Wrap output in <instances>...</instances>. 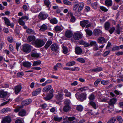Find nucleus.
<instances>
[{"label": "nucleus", "mask_w": 123, "mask_h": 123, "mask_svg": "<svg viewBox=\"0 0 123 123\" xmlns=\"http://www.w3.org/2000/svg\"><path fill=\"white\" fill-rule=\"evenodd\" d=\"M76 97L78 99L81 101H82L86 99V94L82 93L80 94L76 93L75 94Z\"/></svg>", "instance_id": "obj_1"}, {"label": "nucleus", "mask_w": 123, "mask_h": 123, "mask_svg": "<svg viewBox=\"0 0 123 123\" xmlns=\"http://www.w3.org/2000/svg\"><path fill=\"white\" fill-rule=\"evenodd\" d=\"M22 50L27 53L30 52L31 51V47L30 45L25 44L23 46Z\"/></svg>", "instance_id": "obj_2"}, {"label": "nucleus", "mask_w": 123, "mask_h": 123, "mask_svg": "<svg viewBox=\"0 0 123 123\" xmlns=\"http://www.w3.org/2000/svg\"><path fill=\"white\" fill-rule=\"evenodd\" d=\"M45 43L44 41L41 40H37L35 42L36 46L38 47H41Z\"/></svg>", "instance_id": "obj_3"}, {"label": "nucleus", "mask_w": 123, "mask_h": 123, "mask_svg": "<svg viewBox=\"0 0 123 123\" xmlns=\"http://www.w3.org/2000/svg\"><path fill=\"white\" fill-rule=\"evenodd\" d=\"M82 37V35L81 32H76L73 35V38L75 40H78L81 39Z\"/></svg>", "instance_id": "obj_4"}, {"label": "nucleus", "mask_w": 123, "mask_h": 123, "mask_svg": "<svg viewBox=\"0 0 123 123\" xmlns=\"http://www.w3.org/2000/svg\"><path fill=\"white\" fill-rule=\"evenodd\" d=\"M11 121V117L7 116L3 117L2 120V123H10Z\"/></svg>", "instance_id": "obj_5"}, {"label": "nucleus", "mask_w": 123, "mask_h": 123, "mask_svg": "<svg viewBox=\"0 0 123 123\" xmlns=\"http://www.w3.org/2000/svg\"><path fill=\"white\" fill-rule=\"evenodd\" d=\"M48 15L43 12H41L39 14L38 17L41 20H43L46 19L48 17Z\"/></svg>", "instance_id": "obj_6"}, {"label": "nucleus", "mask_w": 123, "mask_h": 123, "mask_svg": "<svg viewBox=\"0 0 123 123\" xmlns=\"http://www.w3.org/2000/svg\"><path fill=\"white\" fill-rule=\"evenodd\" d=\"M50 48L52 51L55 52L58 50L59 47L56 44L54 43L51 46Z\"/></svg>", "instance_id": "obj_7"}, {"label": "nucleus", "mask_w": 123, "mask_h": 123, "mask_svg": "<svg viewBox=\"0 0 123 123\" xmlns=\"http://www.w3.org/2000/svg\"><path fill=\"white\" fill-rule=\"evenodd\" d=\"M93 34L94 35L96 36H98L101 35L102 34V31L98 29H95L94 31Z\"/></svg>", "instance_id": "obj_8"}, {"label": "nucleus", "mask_w": 123, "mask_h": 123, "mask_svg": "<svg viewBox=\"0 0 123 123\" xmlns=\"http://www.w3.org/2000/svg\"><path fill=\"white\" fill-rule=\"evenodd\" d=\"M97 42L99 43L103 44V43H106L105 39L103 37H99L98 39Z\"/></svg>", "instance_id": "obj_9"}, {"label": "nucleus", "mask_w": 123, "mask_h": 123, "mask_svg": "<svg viewBox=\"0 0 123 123\" xmlns=\"http://www.w3.org/2000/svg\"><path fill=\"white\" fill-rule=\"evenodd\" d=\"M65 35L66 37L70 38L72 36L73 33L72 31H71L68 30L66 31Z\"/></svg>", "instance_id": "obj_10"}, {"label": "nucleus", "mask_w": 123, "mask_h": 123, "mask_svg": "<svg viewBox=\"0 0 123 123\" xmlns=\"http://www.w3.org/2000/svg\"><path fill=\"white\" fill-rule=\"evenodd\" d=\"M63 69L73 71H79L80 70V68L77 67L74 68H63Z\"/></svg>", "instance_id": "obj_11"}, {"label": "nucleus", "mask_w": 123, "mask_h": 123, "mask_svg": "<svg viewBox=\"0 0 123 123\" xmlns=\"http://www.w3.org/2000/svg\"><path fill=\"white\" fill-rule=\"evenodd\" d=\"M22 87L21 85H18L16 86L15 88V92L16 94L18 93L21 90Z\"/></svg>", "instance_id": "obj_12"}, {"label": "nucleus", "mask_w": 123, "mask_h": 123, "mask_svg": "<svg viewBox=\"0 0 123 123\" xmlns=\"http://www.w3.org/2000/svg\"><path fill=\"white\" fill-rule=\"evenodd\" d=\"M41 90L42 89L40 88H38L36 89L32 92V95L34 96L38 95L40 93Z\"/></svg>", "instance_id": "obj_13"}, {"label": "nucleus", "mask_w": 123, "mask_h": 123, "mask_svg": "<svg viewBox=\"0 0 123 123\" xmlns=\"http://www.w3.org/2000/svg\"><path fill=\"white\" fill-rule=\"evenodd\" d=\"M51 88L50 85H48L45 87L42 90V91L43 92H48Z\"/></svg>", "instance_id": "obj_14"}, {"label": "nucleus", "mask_w": 123, "mask_h": 123, "mask_svg": "<svg viewBox=\"0 0 123 123\" xmlns=\"http://www.w3.org/2000/svg\"><path fill=\"white\" fill-rule=\"evenodd\" d=\"M105 5L107 7H110L112 5V0H106L105 2Z\"/></svg>", "instance_id": "obj_15"}, {"label": "nucleus", "mask_w": 123, "mask_h": 123, "mask_svg": "<svg viewBox=\"0 0 123 123\" xmlns=\"http://www.w3.org/2000/svg\"><path fill=\"white\" fill-rule=\"evenodd\" d=\"M54 97L48 93L47 94L46 96L43 98V99L46 101H48Z\"/></svg>", "instance_id": "obj_16"}, {"label": "nucleus", "mask_w": 123, "mask_h": 123, "mask_svg": "<svg viewBox=\"0 0 123 123\" xmlns=\"http://www.w3.org/2000/svg\"><path fill=\"white\" fill-rule=\"evenodd\" d=\"M82 52V50L80 47H77L75 48V52L76 54L80 55L81 54Z\"/></svg>", "instance_id": "obj_17"}, {"label": "nucleus", "mask_w": 123, "mask_h": 123, "mask_svg": "<svg viewBox=\"0 0 123 123\" xmlns=\"http://www.w3.org/2000/svg\"><path fill=\"white\" fill-rule=\"evenodd\" d=\"M23 66L27 68H30L31 65V62H25L23 63Z\"/></svg>", "instance_id": "obj_18"}, {"label": "nucleus", "mask_w": 123, "mask_h": 123, "mask_svg": "<svg viewBox=\"0 0 123 123\" xmlns=\"http://www.w3.org/2000/svg\"><path fill=\"white\" fill-rule=\"evenodd\" d=\"M2 19L4 20L5 23L7 26L10 22V19L6 17H2Z\"/></svg>", "instance_id": "obj_19"}, {"label": "nucleus", "mask_w": 123, "mask_h": 123, "mask_svg": "<svg viewBox=\"0 0 123 123\" xmlns=\"http://www.w3.org/2000/svg\"><path fill=\"white\" fill-rule=\"evenodd\" d=\"M88 23V20H86L80 21V24L81 26L82 27H84Z\"/></svg>", "instance_id": "obj_20"}, {"label": "nucleus", "mask_w": 123, "mask_h": 123, "mask_svg": "<svg viewBox=\"0 0 123 123\" xmlns=\"http://www.w3.org/2000/svg\"><path fill=\"white\" fill-rule=\"evenodd\" d=\"M26 113L24 109H22L19 111L18 115L19 116L23 117L25 115Z\"/></svg>", "instance_id": "obj_21"}, {"label": "nucleus", "mask_w": 123, "mask_h": 123, "mask_svg": "<svg viewBox=\"0 0 123 123\" xmlns=\"http://www.w3.org/2000/svg\"><path fill=\"white\" fill-rule=\"evenodd\" d=\"M7 93L3 90L0 91V97L1 98H4L6 96Z\"/></svg>", "instance_id": "obj_22"}, {"label": "nucleus", "mask_w": 123, "mask_h": 123, "mask_svg": "<svg viewBox=\"0 0 123 123\" xmlns=\"http://www.w3.org/2000/svg\"><path fill=\"white\" fill-rule=\"evenodd\" d=\"M11 111V109L9 108H5L3 109L1 111V113H5L6 112L10 111Z\"/></svg>", "instance_id": "obj_23"}, {"label": "nucleus", "mask_w": 123, "mask_h": 123, "mask_svg": "<svg viewBox=\"0 0 123 123\" xmlns=\"http://www.w3.org/2000/svg\"><path fill=\"white\" fill-rule=\"evenodd\" d=\"M40 27L39 31H45L46 30L47 28V25L44 24L41 26Z\"/></svg>", "instance_id": "obj_24"}, {"label": "nucleus", "mask_w": 123, "mask_h": 123, "mask_svg": "<svg viewBox=\"0 0 123 123\" xmlns=\"http://www.w3.org/2000/svg\"><path fill=\"white\" fill-rule=\"evenodd\" d=\"M117 101L116 99L113 98L111 99L109 102V104L110 105H113Z\"/></svg>", "instance_id": "obj_25"}, {"label": "nucleus", "mask_w": 123, "mask_h": 123, "mask_svg": "<svg viewBox=\"0 0 123 123\" xmlns=\"http://www.w3.org/2000/svg\"><path fill=\"white\" fill-rule=\"evenodd\" d=\"M110 26L111 25L109 22H107L105 23L104 25V27L106 30H108Z\"/></svg>", "instance_id": "obj_26"}, {"label": "nucleus", "mask_w": 123, "mask_h": 123, "mask_svg": "<svg viewBox=\"0 0 123 123\" xmlns=\"http://www.w3.org/2000/svg\"><path fill=\"white\" fill-rule=\"evenodd\" d=\"M71 108L70 106L68 105H66L63 108V110L65 112H67L69 111Z\"/></svg>", "instance_id": "obj_27"}, {"label": "nucleus", "mask_w": 123, "mask_h": 123, "mask_svg": "<svg viewBox=\"0 0 123 123\" xmlns=\"http://www.w3.org/2000/svg\"><path fill=\"white\" fill-rule=\"evenodd\" d=\"M64 92L65 94V96L67 97H69L71 95V93L68 91V90L66 89L64 90L63 91Z\"/></svg>", "instance_id": "obj_28"}, {"label": "nucleus", "mask_w": 123, "mask_h": 123, "mask_svg": "<svg viewBox=\"0 0 123 123\" xmlns=\"http://www.w3.org/2000/svg\"><path fill=\"white\" fill-rule=\"evenodd\" d=\"M31 56L32 57L38 58L40 56V54L37 52H32Z\"/></svg>", "instance_id": "obj_29"}, {"label": "nucleus", "mask_w": 123, "mask_h": 123, "mask_svg": "<svg viewBox=\"0 0 123 123\" xmlns=\"http://www.w3.org/2000/svg\"><path fill=\"white\" fill-rule=\"evenodd\" d=\"M35 39V37L34 36H30L28 37L27 40L29 42H31L32 41H34Z\"/></svg>", "instance_id": "obj_30"}, {"label": "nucleus", "mask_w": 123, "mask_h": 123, "mask_svg": "<svg viewBox=\"0 0 123 123\" xmlns=\"http://www.w3.org/2000/svg\"><path fill=\"white\" fill-rule=\"evenodd\" d=\"M79 4V7L78 8V11L80 12L82 9L84 5V4L83 3H81Z\"/></svg>", "instance_id": "obj_31"}, {"label": "nucleus", "mask_w": 123, "mask_h": 123, "mask_svg": "<svg viewBox=\"0 0 123 123\" xmlns=\"http://www.w3.org/2000/svg\"><path fill=\"white\" fill-rule=\"evenodd\" d=\"M31 102V99H27L23 101L24 104L25 105H28L30 104Z\"/></svg>", "instance_id": "obj_32"}, {"label": "nucleus", "mask_w": 123, "mask_h": 123, "mask_svg": "<svg viewBox=\"0 0 123 123\" xmlns=\"http://www.w3.org/2000/svg\"><path fill=\"white\" fill-rule=\"evenodd\" d=\"M116 120V118L114 117H111L108 121L107 123H114Z\"/></svg>", "instance_id": "obj_33"}, {"label": "nucleus", "mask_w": 123, "mask_h": 123, "mask_svg": "<svg viewBox=\"0 0 123 123\" xmlns=\"http://www.w3.org/2000/svg\"><path fill=\"white\" fill-rule=\"evenodd\" d=\"M89 104L95 109H96L97 107V106H96V104L93 101H90Z\"/></svg>", "instance_id": "obj_34"}, {"label": "nucleus", "mask_w": 123, "mask_h": 123, "mask_svg": "<svg viewBox=\"0 0 123 123\" xmlns=\"http://www.w3.org/2000/svg\"><path fill=\"white\" fill-rule=\"evenodd\" d=\"M26 31L29 34H34L35 33L34 31L31 29H27L26 30Z\"/></svg>", "instance_id": "obj_35"}, {"label": "nucleus", "mask_w": 123, "mask_h": 123, "mask_svg": "<svg viewBox=\"0 0 123 123\" xmlns=\"http://www.w3.org/2000/svg\"><path fill=\"white\" fill-rule=\"evenodd\" d=\"M41 63V62L39 60L34 61L33 62L32 66H37L40 64Z\"/></svg>", "instance_id": "obj_36"}, {"label": "nucleus", "mask_w": 123, "mask_h": 123, "mask_svg": "<svg viewBox=\"0 0 123 123\" xmlns=\"http://www.w3.org/2000/svg\"><path fill=\"white\" fill-rule=\"evenodd\" d=\"M63 2L66 5L70 6L72 5L71 2L68 0H63Z\"/></svg>", "instance_id": "obj_37"}, {"label": "nucleus", "mask_w": 123, "mask_h": 123, "mask_svg": "<svg viewBox=\"0 0 123 123\" xmlns=\"http://www.w3.org/2000/svg\"><path fill=\"white\" fill-rule=\"evenodd\" d=\"M75 64V62L72 61L67 63L66 65L68 66H71L74 65Z\"/></svg>", "instance_id": "obj_38"}, {"label": "nucleus", "mask_w": 123, "mask_h": 123, "mask_svg": "<svg viewBox=\"0 0 123 123\" xmlns=\"http://www.w3.org/2000/svg\"><path fill=\"white\" fill-rule=\"evenodd\" d=\"M121 28L119 27V25L118 24L116 26V33L118 34H120V32L121 31Z\"/></svg>", "instance_id": "obj_39"}, {"label": "nucleus", "mask_w": 123, "mask_h": 123, "mask_svg": "<svg viewBox=\"0 0 123 123\" xmlns=\"http://www.w3.org/2000/svg\"><path fill=\"white\" fill-rule=\"evenodd\" d=\"M50 22L53 24H56L57 23L58 21L55 18H54L50 20Z\"/></svg>", "instance_id": "obj_40"}, {"label": "nucleus", "mask_w": 123, "mask_h": 123, "mask_svg": "<svg viewBox=\"0 0 123 123\" xmlns=\"http://www.w3.org/2000/svg\"><path fill=\"white\" fill-rule=\"evenodd\" d=\"M85 31L87 34L89 36H91L92 35V31L88 29L86 30Z\"/></svg>", "instance_id": "obj_41"}, {"label": "nucleus", "mask_w": 123, "mask_h": 123, "mask_svg": "<svg viewBox=\"0 0 123 123\" xmlns=\"http://www.w3.org/2000/svg\"><path fill=\"white\" fill-rule=\"evenodd\" d=\"M56 98L58 101L61 102L62 98V94L60 92V93H58V95L56 96Z\"/></svg>", "instance_id": "obj_42"}, {"label": "nucleus", "mask_w": 123, "mask_h": 123, "mask_svg": "<svg viewBox=\"0 0 123 123\" xmlns=\"http://www.w3.org/2000/svg\"><path fill=\"white\" fill-rule=\"evenodd\" d=\"M62 48L63 49V53L65 54H67L68 52V51L67 47L63 46Z\"/></svg>", "instance_id": "obj_43"}, {"label": "nucleus", "mask_w": 123, "mask_h": 123, "mask_svg": "<svg viewBox=\"0 0 123 123\" xmlns=\"http://www.w3.org/2000/svg\"><path fill=\"white\" fill-rule=\"evenodd\" d=\"M76 109L79 111H81L83 109V107L81 105H80L77 106L76 107Z\"/></svg>", "instance_id": "obj_44"}, {"label": "nucleus", "mask_w": 123, "mask_h": 123, "mask_svg": "<svg viewBox=\"0 0 123 123\" xmlns=\"http://www.w3.org/2000/svg\"><path fill=\"white\" fill-rule=\"evenodd\" d=\"M23 107L22 106H17L16 108L14 110V111L15 112H18Z\"/></svg>", "instance_id": "obj_45"}, {"label": "nucleus", "mask_w": 123, "mask_h": 123, "mask_svg": "<svg viewBox=\"0 0 123 123\" xmlns=\"http://www.w3.org/2000/svg\"><path fill=\"white\" fill-rule=\"evenodd\" d=\"M101 83L102 84L104 85H108L110 83L108 80H102L101 81Z\"/></svg>", "instance_id": "obj_46"}, {"label": "nucleus", "mask_w": 123, "mask_h": 123, "mask_svg": "<svg viewBox=\"0 0 123 123\" xmlns=\"http://www.w3.org/2000/svg\"><path fill=\"white\" fill-rule=\"evenodd\" d=\"M88 88L87 86H84L79 88V90L81 92L87 90Z\"/></svg>", "instance_id": "obj_47"}, {"label": "nucleus", "mask_w": 123, "mask_h": 123, "mask_svg": "<svg viewBox=\"0 0 123 123\" xmlns=\"http://www.w3.org/2000/svg\"><path fill=\"white\" fill-rule=\"evenodd\" d=\"M101 81L100 79H98L97 80L94 82V85L96 87H97L99 83Z\"/></svg>", "instance_id": "obj_48"}, {"label": "nucleus", "mask_w": 123, "mask_h": 123, "mask_svg": "<svg viewBox=\"0 0 123 123\" xmlns=\"http://www.w3.org/2000/svg\"><path fill=\"white\" fill-rule=\"evenodd\" d=\"M115 30V27H114L111 28L110 29L108 30L110 34H111Z\"/></svg>", "instance_id": "obj_49"}, {"label": "nucleus", "mask_w": 123, "mask_h": 123, "mask_svg": "<svg viewBox=\"0 0 123 123\" xmlns=\"http://www.w3.org/2000/svg\"><path fill=\"white\" fill-rule=\"evenodd\" d=\"M91 5L92 7L94 9H96L97 8V3L96 2H95L91 4Z\"/></svg>", "instance_id": "obj_50"}, {"label": "nucleus", "mask_w": 123, "mask_h": 123, "mask_svg": "<svg viewBox=\"0 0 123 123\" xmlns=\"http://www.w3.org/2000/svg\"><path fill=\"white\" fill-rule=\"evenodd\" d=\"M18 23L22 25H24L25 24V22L21 19L19 18L18 19Z\"/></svg>", "instance_id": "obj_51"}, {"label": "nucleus", "mask_w": 123, "mask_h": 123, "mask_svg": "<svg viewBox=\"0 0 123 123\" xmlns=\"http://www.w3.org/2000/svg\"><path fill=\"white\" fill-rule=\"evenodd\" d=\"M77 61L82 63H84L85 62L84 59L82 58H78L77 59Z\"/></svg>", "instance_id": "obj_52"}, {"label": "nucleus", "mask_w": 123, "mask_h": 123, "mask_svg": "<svg viewBox=\"0 0 123 123\" xmlns=\"http://www.w3.org/2000/svg\"><path fill=\"white\" fill-rule=\"evenodd\" d=\"M54 119L56 121L60 122L62 120V117H59L57 116L55 117H54Z\"/></svg>", "instance_id": "obj_53"}, {"label": "nucleus", "mask_w": 123, "mask_h": 123, "mask_svg": "<svg viewBox=\"0 0 123 123\" xmlns=\"http://www.w3.org/2000/svg\"><path fill=\"white\" fill-rule=\"evenodd\" d=\"M44 3L46 6L47 7H49L50 4V2L49 0H45L44 1Z\"/></svg>", "instance_id": "obj_54"}, {"label": "nucleus", "mask_w": 123, "mask_h": 123, "mask_svg": "<svg viewBox=\"0 0 123 123\" xmlns=\"http://www.w3.org/2000/svg\"><path fill=\"white\" fill-rule=\"evenodd\" d=\"M90 45L91 46H97V44L96 43V42L92 41L90 42Z\"/></svg>", "instance_id": "obj_55"}, {"label": "nucleus", "mask_w": 123, "mask_h": 123, "mask_svg": "<svg viewBox=\"0 0 123 123\" xmlns=\"http://www.w3.org/2000/svg\"><path fill=\"white\" fill-rule=\"evenodd\" d=\"M70 15L71 17V18L70 19V21L72 22H74L75 20V17L73 15V14L72 13H70Z\"/></svg>", "instance_id": "obj_56"}, {"label": "nucleus", "mask_w": 123, "mask_h": 123, "mask_svg": "<svg viewBox=\"0 0 123 123\" xmlns=\"http://www.w3.org/2000/svg\"><path fill=\"white\" fill-rule=\"evenodd\" d=\"M118 7V6L117 4H114L112 7V8L114 10H117Z\"/></svg>", "instance_id": "obj_57"}, {"label": "nucleus", "mask_w": 123, "mask_h": 123, "mask_svg": "<svg viewBox=\"0 0 123 123\" xmlns=\"http://www.w3.org/2000/svg\"><path fill=\"white\" fill-rule=\"evenodd\" d=\"M55 31L57 32L61 30V28L60 26H56L55 27Z\"/></svg>", "instance_id": "obj_58"}, {"label": "nucleus", "mask_w": 123, "mask_h": 123, "mask_svg": "<svg viewBox=\"0 0 123 123\" xmlns=\"http://www.w3.org/2000/svg\"><path fill=\"white\" fill-rule=\"evenodd\" d=\"M64 102L65 104L66 105H69L70 104V101L69 99H65L64 100Z\"/></svg>", "instance_id": "obj_59"}, {"label": "nucleus", "mask_w": 123, "mask_h": 123, "mask_svg": "<svg viewBox=\"0 0 123 123\" xmlns=\"http://www.w3.org/2000/svg\"><path fill=\"white\" fill-rule=\"evenodd\" d=\"M117 119L119 121V123H121L123 122V120L121 117L119 116H117Z\"/></svg>", "instance_id": "obj_60"}, {"label": "nucleus", "mask_w": 123, "mask_h": 123, "mask_svg": "<svg viewBox=\"0 0 123 123\" xmlns=\"http://www.w3.org/2000/svg\"><path fill=\"white\" fill-rule=\"evenodd\" d=\"M100 8L103 11L105 12H107L108 11V9H106L105 7L102 6H100Z\"/></svg>", "instance_id": "obj_61"}, {"label": "nucleus", "mask_w": 123, "mask_h": 123, "mask_svg": "<svg viewBox=\"0 0 123 123\" xmlns=\"http://www.w3.org/2000/svg\"><path fill=\"white\" fill-rule=\"evenodd\" d=\"M110 51L109 50L105 51L103 55L104 57H105L107 56L110 53Z\"/></svg>", "instance_id": "obj_62"}, {"label": "nucleus", "mask_w": 123, "mask_h": 123, "mask_svg": "<svg viewBox=\"0 0 123 123\" xmlns=\"http://www.w3.org/2000/svg\"><path fill=\"white\" fill-rule=\"evenodd\" d=\"M40 106L43 109H45L47 107V105L46 104L44 103L41 105Z\"/></svg>", "instance_id": "obj_63"}, {"label": "nucleus", "mask_w": 123, "mask_h": 123, "mask_svg": "<svg viewBox=\"0 0 123 123\" xmlns=\"http://www.w3.org/2000/svg\"><path fill=\"white\" fill-rule=\"evenodd\" d=\"M7 40L9 42L12 43L13 41V38L11 36L8 37H7Z\"/></svg>", "instance_id": "obj_64"}]
</instances>
